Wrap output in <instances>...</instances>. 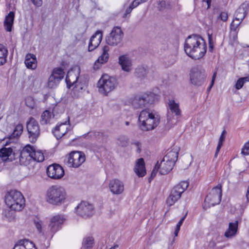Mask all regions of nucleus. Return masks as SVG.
<instances>
[{
  "instance_id": "obj_36",
  "label": "nucleus",
  "mask_w": 249,
  "mask_h": 249,
  "mask_svg": "<svg viewBox=\"0 0 249 249\" xmlns=\"http://www.w3.org/2000/svg\"><path fill=\"white\" fill-rule=\"evenodd\" d=\"M23 131V126L21 124H17L13 132V133L9 136V140H11L13 138H17L19 137L22 133Z\"/></svg>"
},
{
  "instance_id": "obj_8",
  "label": "nucleus",
  "mask_w": 249,
  "mask_h": 249,
  "mask_svg": "<svg viewBox=\"0 0 249 249\" xmlns=\"http://www.w3.org/2000/svg\"><path fill=\"white\" fill-rule=\"evenodd\" d=\"M155 98V95L153 93H143L135 96L132 100V104L136 108H142L148 104H153Z\"/></svg>"
},
{
  "instance_id": "obj_58",
  "label": "nucleus",
  "mask_w": 249,
  "mask_h": 249,
  "mask_svg": "<svg viewBox=\"0 0 249 249\" xmlns=\"http://www.w3.org/2000/svg\"><path fill=\"white\" fill-rule=\"evenodd\" d=\"M148 0H134L133 1V5L134 6H138L140 4L147 1Z\"/></svg>"
},
{
  "instance_id": "obj_30",
  "label": "nucleus",
  "mask_w": 249,
  "mask_h": 249,
  "mask_svg": "<svg viewBox=\"0 0 249 249\" xmlns=\"http://www.w3.org/2000/svg\"><path fill=\"white\" fill-rule=\"evenodd\" d=\"M34 246L33 243L27 239L19 241L14 247L13 249H31V246Z\"/></svg>"
},
{
  "instance_id": "obj_46",
  "label": "nucleus",
  "mask_w": 249,
  "mask_h": 249,
  "mask_svg": "<svg viewBox=\"0 0 249 249\" xmlns=\"http://www.w3.org/2000/svg\"><path fill=\"white\" fill-rule=\"evenodd\" d=\"M25 104L30 108H34L36 106L35 101L31 97H28L26 98Z\"/></svg>"
},
{
  "instance_id": "obj_60",
  "label": "nucleus",
  "mask_w": 249,
  "mask_h": 249,
  "mask_svg": "<svg viewBox=\"0 0 249 249\" xmlns=\"http://www.w3.org/2000/svg\"><path fill=\"white\" fill-rule=\"evenodd\" d=\"M179 230H180L179 229L176 228L175 231H174V235H175V237L178 236Z\"/></svg>"
},
{
  "instance_id": "obj_19",
  "label": "nucleus",
  "mask_w": 249,
  "mask_h": 249,
  "mask_svg": "<svg viewBox=\"0 0 249 249\" xmlns=\"http://www.w3.org/2000/svg\"><path fill=\"white\" fill-rule=\"evenodd\" d=\"M103 52L101 56L95 61L93 69L95 70L99 69L102 64L106 63L108 60L109 54L108 53L109 51V47L108 46H105L103 48Z\"/></svg>"
},
{
  "instance_id": "obj_57",
  "label": "nucleus",
  "mask_w": 249,
  "mask_h": 249,
  "mask_svg": "<svg viewBox=\"0 0 249 249\" xmlns=\"http://www.w3.org/2000/svg\"><path fill=\"white\" fill-rule=\"evenodd\" d=\"M134 145H135V146L137 148V152L138 153H140L141 151V144L140 142H134L133 143Z\"/></svg>"
},
{
  "instance_id": "obj_15",
  "label": "nucleus",
  "mask_w": 249,
  "mask_h": 249,
  "mask_svg": "<svg viewBox=\"0 0 249 249\" xmlns=\"http://www.w3.org/2000/svg\"><path fill=\"white\" fill-rule=\"evenodd\" d=\"M34 147L29 144L26 145L21 150L19 161L21 164L27 166L33 160V153Z\"/></svg>"
},
{
  "instance_id": "obj_37",
  "label": "nucleus",
  "mask_w": 249,
  "mask_h": 249,
  "mask_svg": "<svg viewBox=\"0 0 249 249\" xmlns=\"http://www.w3.org/2000/svg\"><path fill=\"white\" fill-rule=\"evenodd\" d=\"M34 225L39 233L45 235V232L43 231V222L38 218H36L34 220Z\"/></svg>"
},
{
  "instance_id": "obj_40",
  "label": "nucleus",
  "mask_w": 249,
  "mask_h": 249,
  "mask_svg": "<svg viewBox=\"0 0 249 249\" xmlns=\"http://www.w3.org/2000/svg\"><path fill=\"white\" fill-rule=\"evenodd\" d=\"M32 161H36L37 162H42L44 160L43 154L40 151L33 150Z\"/></svg>"
},
{
  "instance_id": "obj_54",
  "label": "nucleus",
  "mask_w": 249,
  "mask_h": 249,
  "mask_svg": "<svg viewBox=\"0 0 249 249\" xmlns=\"http://www.w3.org/2000/svg\"><path fill=\"white\" fill-rule=\"evenodd\" d=\"M32 3L36 7H40L42 4V0H31Z\"/></svg>"
},
{
  "instance_id": "obj_59",
  "label": "nucleus",
  "mask_w": 249,
  "mask_h": 249,
  "mask_svg": "<svg viewBox=\"0 0 249 249\" xmlns=\"http://www.w3.org/2000/svg\"><path fill=\"white\" fill-rule=\"evenodd\" d=\"M225 133H226V131L225 130H224L223 131L220 137V138H219V141H224L225 140Z\"/></svg>"
},
{
  "instance_id": "obj_28",
  "label": "nucleus",
  "mask_w": 249,
  "mask_h": 249,
  "mask_svg": "<svg viewBox=\"0 0 249 249\" xmlns=\"http://www.w3.org/2000/svg\"><path fill=\"white\" fill-rule=\"evenodd\" d=\"M238 221L229 223V228L225 232V236L227 238L234 236L237 231Z\"/></svg>"
},
{
  "instance_id": "obj_33",
  "label": "nucleus",
  "mask_w": 249,
  "mask_h": 249,
  "mask_svg": "<svg viewBox=\"0 0 249 249\" xmlns=\"http://www.w3.org/2000/svg\"><path fill=\"white\" fill-rule=\"evenodd\" d=\"M148 73V70L146 67L142 66H138L135 70V75L140 78L145 77Z\"/></svg>"
},
{
  "instance_id": "obj_52",
  "label": "nucleus",
  "mask_w": 249,
  "mask_h": 249,
  "mask_svg": "<svg viewBox=\"0 0 249 249\" xmlns=\"http://www.w3.org/2000/svg\"><path fill=\"white\" fill-rule=\"evenodd\" d=\"M160 169V166L159 164V162H158L157 164L155 165L154 168H153L151 174L150 178L153 179L156 175L158 170Z\"/></svg>"
},
{
  "instance_id": "obj_45",
  "label": "nucleus",
  "mask_w": 249,
  "mask_h": 249,
  "mask_svg": "<svg viewBox=\"0 0 249 249\" xmlns=\"http://www.w3.org/2000/svg\"><path fill=\"white\" fill-rule=\"evenodd\" d=\"M246 82H249V75L247 76L239 78L236 82L235 86V88L237 89H241Z\"/></svg>"
},
{
  "instance_id": "obj_48",
  "label": "nucleus",
  "mask_w": 249,
  "mask_h": 249,
  "mask_svg": "<svg viewBox=\"0 0 249 249\" xmlns=\"http://www.w3.org/2000/svg\"><path fill=\"white\" fill-rule=\"evenodd\" d=\"M242 21H237L234 19L231 24V31L236 32L237 28L241 24Z\"/></svg>"
},
{
  "instance_id": "obj_55",
  "label": "nucleus",
  "mask_w": 249,
  "mask_h": 249,
  "mask_svg": "<svg viewBox=\"0 0 249 249\" xmlns=\"http://www.w3.org/2000/svg\"><path fill=\"white\" fill-rule=\"evenodd\" d=\"M84 87L82 86L81 85L76 84L75 87L73 88V92L79 91L80 90H82L84 89Z\"/></svg>"
},
{
  "instance_id": "obj_21",
  "label": "nucleus",
  "mask_w": 249,
  "mask_h": 249,
  "mask_svg": "<svg viewBox=\"0 0 249 249\" xmlns=\"http://www.w3.org/2000/svg\"><path fill=\"white\" fill-rule=\"evenodd\" d=\"M119 63L124 71L128 72L132 70V61L127 55L120 56L119 58Z\"/></svg>"
},
{
  "instance_id": "obj_13",
  "label": "nucleus",
  "mask_w": 249,
  "mask_h": 249,
  "mask_svg": "<svg viewBox=\"0 0 249 249\" xmlns=\"http://www.w3.org/2000/svg\"><path fill=\"white\" fill-rule=\"evenodd\" d=\"M26 128L30 142H35L40 134V128L38 122L34 118H30L27 122Z\"/></svg>"
},
{
  "instance_id": "obj_9",
  "label": "nucleus",
  "mask_w": 249,
  "mask_h": 249,
  "mask_svg": "<svg viewBox=\"0 0 249 249\" xmlns=\"http://www.w3.org/2000/svg\"><path fill=\"white\" fill-rule=\"evenodd\" d=\"M188 187V183L186 181H182L176 185L166 199L167 205L169 206L174 205L180 198L181 194Z\"/></svg>"
},
{
  "instance_id": "obj_31",
  "label": "nucleus",
  "mask_w": 249,
  "mask_h": 249,
  "mask_svg": "<svg viewBox=\"0 0 249 249\" xmlns=\"http://www.w3.org/2000/svg\"><path fill=\"white\" fill-rule=\"evenodd\" d=\"M247 14V8L243 7V6H241L235 12V19L237 21H242L245 18Z\"/></svg>"
},
{
  "instance_id": "obj_43",
  "label": "nucleus",
  "mask_w": 249,
  "mask_h": 249,
  "mask_svg": "<svg viewBox=\"0 0 249 249\" xmlns=\"http://www.w3.org/2000/svg\"><path fill=\"white\" fill-rule=\"evenodd\" d=\"M157 8L160 11L166 12L171 8V6L165 1H160L158 3Z\"/></svg>"
},
{
  "instance_id": "obj_22",
  "label": "nucleus",
  "mask_w": 249,
  "mask_h": 249,
  "mask_svg": "<svg viewBox=\"0 0 249 249\" xmlns=\"http://www.w3.org/2000/svg\"><path fill=\"white\" fill-rule=\"evenodd\" d=\"M69 126L66 124V123H62L57 125L53 130V133L57 139L61 138L64 136L69 129Z\"/></svg>"
},
{
  "instance_id": "obj_44",
  "label": "nucleus",
  "mask_w": 249,
  "mask_h": 249,
  "mask_svg": "<svg viewBox=\"0 0 249 249\" xmlns=\"http://www.w3.org/2000/svg\"><path fill=\"white\" fill-rule=\"evenodd\" d=\"M64 112V108L63 105H56L53 109L52 113L53 117L57 116Z\"/></svg>"
},
{
  "instance_id": "obj_50",
  "label": "nucleus",
  "mask_w": 249,
  "mask_h": 249,
  "mask_svg": "<svg viewBox=\"0 0 249 249\" xmlns=\"http://www.w3.org/2000/svg\"><path fill=\"white\" fill-rule=\"evenodd\" d=\"M241 153L244 155H249V141L247 142L242 149Z\"/></svg>"
},
{
  "instance_id": "obj_27",
  "label": "nucleus",
  "mask_w": 249,
  "mask_h": 249,
  "mask_svg": "<svg viewBox=\"0 0 249 249\" xmlns=\"http://www.w3.org/2000/svg\"><path fill=\"white\" fill-rule=\"evenodd\" d=\"M14 17L15 13L13 12H10L8 15L5 17L4 26L5 30L8 32H11L12 31Z\"/></svg>"
},
{
  "instance_id": "obj_35",
  "label": "nucleus",
  "mask_w": 249,
  "mask_h": 249,
  "mask_svg": "<svg viewBox=\"0 0 249 249\" xmlns=\"http://www.w3.org/2000/svg\"><path fill=\"white\" fill-rule=\"evenodd\" d=\"M7 54V49L3 45L0 44V66L6 63Z\"/></svg>"
},
{
  "instance_id": "obj_18",
  "label": "nucleus",
  "mask_w": 249,
  "mask_h": 249,
  "mask_svg": "<svg viewBox=\"0 0 249 249\" xmlns=\"http://www.w3.org/2000/svg\"><path fill=\"white\" fill-rule=\"evenodd\" d=\"M108 187L110 192L114 195H120L124 191V183L118 179H113L109 182Z\"/></svg>"
},
{
  "instance_id": "obj_11",
  "label": "nucleus",
  "mask_w": 249,
  "mask_h": 249,
  "mask_svg": "<svg viewBox=\"0 0 249 249\" xmlns=\"http://www.w3.org/2000/svg\"><path fill=\"white\" fill-rule=\"evenodd\" d=\"M86 160L85 154L81 151H71L67 157V164L68 166L73 168L80 167Z\"/></svg>"
},
{
  "instance_id": "obj_53",
  "label": "nucleus",
  "mask_w": 249,
  "mask_h": 249,
  "mask_svg": "<svg viewBox=\"0 0 249 249\" xmlns=\"http://www.w3.org/2000/svg\"><path fill=\"white\" fill-rule=\"evenodd\" d=\"M5 213L6 216H7V214L10 215L9 217H7L8 221H11L12 220L14 219L15 216L14 213L13 212H11V211H8L7 213L6 212Z\"/></svg>"
},
{
  "instance_id": "obj_62",
  "label": "nucleus",
  "mask_w": 249,
  "mask_h": 249,
  "mask_svg": "<svg viewBox=\"0 0 249 249\" xmlns=\"http://www.w3.org/2000/svg\"><path fill=\"white\" fill-rule=\"evenodd\" d=\"M216 75V73L214 72L213 75L212 80H215Z\"/></svg>"
},
{
  "instance_id": "obj_26",
  "label": "nucleus",
  "mask_w": 249,
  "mask_h": 249,
  "mask_svg": "<svg viewBox=\"0 0 249 249\" xmlns=\"http://www.w3.org/2000/svg\"><path fill=\"white\" fill-rule=\"evenodd\" d=\"M0 157L4 160H12L14 159L13 149L11 147H3L0 150Z\"/></svg>"
},
{
  "instance_id": "obj_51",
  "label": "nucleus",
  "mask_w": 249,
  "mask_h": 249,
  "mask_svg": "<svg viewBox=\"0 0 249 249\" xmlns=\"http://www.w3.org/2000/svg\"><path fill=\"white\" fill-rule=\"evenodd\" d=\"M228 18V15L227 12H222L220 13V14L218 16L217 19H220L222 21L225 22L227 20Z\"/></svg>"
},
{
  "instance_id": "obj_29",
  "label": "nucleus",
  "mask_w": 249,
  "mask_h": 249,
  "mask_svg": "<svg viewBox=\"0 0 249 249\" xmlns=\"http://www.w3.org/2000/svg\"><path fill=\"white\" fill-rule=\"evenodd\" d=\"M79 71H77L76 72H75L73 70L69 71L68 72L66 78V81L67 84L70 83L72 85L75 84L78 79V74H79Z\"/></svg>"
},
{
  "instance_id": "obj_2",
  "label": "nucleus",
  "mask_w": 249,
  "mask_h": 249,
  "mask_svg": "<svg viewBox=\"0 0 249 249\" xmlns=\"http://www.w3.org/2000/svg\"><path fill=\"white\" fill-rule=\"evenodd\" d=\"M160 117L158 113L149 108L143 109L140 113L139 122L140 128L143 131L154 129L159 124Z\"/></svg>"
},
{
  "instance_id": "obj_16",
  "label": "nucleus",
  "mask_w": 249,
  "mask_h": 249,
  "mask_svg": "<svg viewBox=\"0 0 249 249\" xmlns=\"http://www.w3.org/2000/svg\"><path fill=\"white\" fill-rule=\"evenodd\" d=\"M93 207L88 202L82 201L76 207L77 214L84 217H88L93 213Z\"/></svg>"
},
{
  "instance_id": "obj_39",
  "label": "nucleus",
  "mask_w": 249,
  "mask_h": 249,
  "mask_svg": "<svg viewBox=\"0 0 249 249\" xmlns=\"http://www.w3.org/2000/svg\"><path fill=\"white\" fill-rule=\"evenodd\" d=\"M129 142L128 137L124 135H121L119 136L117 139V144L118 145L122 147L126 146Z\"/></svg>"
},
{
  "instance_id": "obj_64",
  "label": "nucleus",
  "mask_w": 249,
  "mask_h": 249,
  "mask_svg": "<svg viewBox=\"0 0 249 249\" xmlns=\"http://www.w3.org/2000/svg\"><path fill=\"white\" fill-rule=\"evenodd\" d=\"M223 141L219 140L218 145H220L221 147L222 145V143H223Z\"/></svg>"
},
{
  "instance_id": "obj_4",
  "label": "nucleus",
  "mask_w": 249,
  "mask_h": 249,
  "mask_svg": "<svg viewBox=\"0 0 249 249\" xmlns=\"http://www.w3.org/2000/svg\"><path fill=\"white\" fill-rule=\"evenodd\" d=\"M6 204L12 210L20 211L25 207V200L22 194L17 190H11L5 196Z\"/></svg>"
},
{
  "instance_id": "obj_34",
  "label": "nucleus",
  "mask_w": 249,
  "mask_h": 249,
  "mask_svg": "<svg viewBox=\"0 0 249 249\" xmlns=\"http://www.w3.org/2000/svg\"><path fill=\"white\" fill-rule=\"evenodd\" d=\"M52 118L51 112L46 110L43 112L41 115L40 123L42 124H46L50 123Z\"/></svg>"
},
{
  "instance_id": "obj_38",
  "label": "nucleus",
  "mask_w": 249,
  "mask_h": 249,
  "mask_svg": "<svg viewBox=\"0 0 249 249\" xmlns=\"http://www.w3.org/2000/svg\"><path fill=\"white\" fill-rule=\"evenodd\" d=\"M59 79V78H56L54 76L51 75L48 79V87L51 89L55 88L61 81Z\"/></svg>"
},
{
  "instance_id": "obj_7",
  "label": "nucleus",
  "mask_w": 249,
  "mask_h": 249,
  "mask_svg": "<svg viewBox=\"0 0 249 249\" xmlns=\"http://www.w3.org/2000/svg\"><path fill=\"white\" fill-rule=\"evenodd\" d=\"M168 112L167 119L168 123L171 125L176 124L179 117L181 115V110L179 104L174 100L171 99L168 103Z\"/></svg>"
},
{
  "instance_id": "obj_25",
  "label": "nucleus",
  "mask_w": 249,
  "mask_h": 249,
  "mask_svg": "<svg viewBox=\"0 0 249 249\" xmlns=\"http://www.w3.org/2000/svg\"><path fill=\"white\" fill-rule=\"evenodd\" d=\"M174 165V164L172 162L165 161V160L163 159L161 161L160 164H159L160 174V175H166L172 170Z\"/></svg>"
},
{
  "instance_id": "obj_63",
  "label": "nucleus",
  "mask_w": 249,
  "mask_h": 249,
  "mask_svg": "<svg viewBox=\"0 0 249 249\" xmlns=\"http://www.w3.org/2000/svg\"><path fill=\"white\" fill-rule=\"evenodd\" d=\"M118 247V245H115L114 246L111 247L109 249H115Z\"/></svg>"
},
{
  "instance_id": "obj_42",
  "label": "nucleus",
  "mask_w": 249,
  "mask_h": 249,
  "mask_svg": "<svg viewBox=\"0 0 249 249\" xmlns=\"http://www.w3.org/2000/svg\"><path fill=\"white\" fill-rule=\"evenodd\" d=\"M61 80L64 77V70L61 68H56L53 69L51 74Z\"/></svg>"
},
{
  "instance_id": "obj_10",
  "label": "nucleus",
  "mask_w": 249,
  "mask_h": 249,
  "mask_svg": "<svg viewBox=\"0 0 249 249\" xmlns=\"http://www.w3.org/2000/svg\"><path fill=\"white\" fill-rule=\"evenodd\" d=\"M222 197V185L218 184L213 188L207 196L204 201L205 205L208 207L213 206L220 203Z\"/></svg>"
},
{
  "instance_id": "obj_3",
  "label": "nucleus",
  "mask_w": 249,
  "mask_h": 249,
  "mask_svg": "<svg viewBox=\"0 0 249 249\" xmlns=\"http://www.w3.org/2000/svg\"><path fill=\"white\" fill-rule=\"evenodd\" d=\"M67 194L63 187L53 185L46 191V200L50 204L59 206L65 202Z\"/></svg>"
},
{
  "instance_id": "obj_17",
  "label": "nucleus",
  "mask_w": 249,
  "mask_h": 249,
  "mask_svg": "<svg viewBox=\"0 0 249 249\" xmlns=\"http://www.w3.org/2000/svg\"><path fill=\"white\" fill-rule=\"evenodd\" d=\"M47 174L49 177L53 179H58L64 176V170L59 164H53L48 167Z\"/></svg>"
},
{
  "instance_id": "obj_56",
  "label": "nucleus",
  "mask_w": 249,
  "mask_h": 249,
  "mask_svg": "<svg viewBox=\"0 0 249 249\" xmlns=\"http://www.w3.org/2000/svg\"><path fill=\"white\" fill-rule=\"evenodd\" d=\"M187 214H186L183 217H182L181 219L179 220V221L178 223V224L176 225V228L179 229L180 228L181 226L182 225L183 221H184Z\"/></svg>"
},
{
  "instance_id": "obj_6",
  "label": "nucleus",
  "mask_w": 249,
  "mask_h": 249,
  "mask_svg": "<svg viewBox=\"0 0 249 249\" xmlns=\"http://www.w3.org/2000/svg\"><path fill=\"white\" fill-rule=\"evenodd\" d=\"M207 77L205 70L200 66L193 67L190 72L191 83L195 86H201L203 84Z\"/></svg>"
},
{
  "instance_id": "obj_32",
  "label": "nucleus",
  "mask_w": 249,
  "mask_h": 249,
  "mask_svg": "<svg viewBox=\"0 0 249 249\" xmlns=\"http://www.w3.org/2000/svg\"><path fill=\"white\" fill-rule=\"evenodd\" d=\"M178 153L177 151L172 150L169 152L163 159L175 164L178 160Z\"/></svg>"
},
{
  "instance_id": "obj_49",
  "label": "nucleus",
  "mask_w": 249,
  "mask_h": 249,
  "mask_svg": "<svg viewBox=\"0 0 249 249\" xmlns=\"http://www.w3.org/2000/svg\"><path fill=\"white\" fill-rule=\"evenodd\" d=\"M138 6H134L133 5V1L131 3V4L129 5V6L126 8L125 10V13L123 15V18H126L127 15H129L131 12L132 10L135 7H137Z\"/></svg>"
},
{
  "instance_id": "obj_12",
  "label": "nucleus",
  "mask_w": 249,
  "mask_h": 249,
  "mask_svg": "<svg viewBox=\"0 0 249 249\" xmlns=\"http://www.w3.org/2000/svg\"><path fill=\"white\" fill-rule=\"evenodd\" d=\"M124 37V33L120 27H114L106 38L107 43L112 46H117L121 43Z\"/></svg>"
},
{
  "instance_id": "obj_14",
  "label": "nucleus",
  "mask_w": 249,
  "mask_h": 249,
  "mask_svg": "<svg viewBox=\"0 0 249 249\" xmlns=\"http://www.w3.org/2000/svg\"><path fill=\"white\" fill-rule=\"evenodd\" d=\"M65 220L64 215L62 214H57L51 218L49 228L52 236L54 233L61 229Z\"/></svg>"
},
{
  "instance_id": "obj_1",
  "label": "nucleus",
  "mask_w": 249,
  "mask_h": 249,
  "mask_svg": "<svg viewBox=\"0 0 249 249\" xmlns=\"http://www.w3.org/2000/svg\"><path fill=\"white\" fill-rule=\"evenodd\" d=\"M184 49L185 53L189 57L195 60L202 58L206 53L207 45L202 37L193 35L186 39Z\"/></svg>"
},
{
  "instance_id": "obj_41",
  "label": "nucleus",
  "mask_w": 249,
  "mask_h": 249,
  "mask_svg": "<svg viewBox=\"0 0 249 249\" xmlns=\"http://www.w3.org/2000/svg\"><path fill=\"white\" fill-rule=\"evenodd\" d=\"M94 244V239L92 237L89 236L84 238L83 241V247L88 249H91Z\"/></svg>"
},
{
  "instance_id": "obj_61",
  "label": "nucleus",
  "mask_w": 249,
  "mask_h": 249,
  "mask_svg": "<svg viewBox=\"0 0 249 249\" xmlns=\"http://www.w3.org/2000/svg\"><path fill=\"white\" fill-rule=\"evenodd\" d=\"M203 1L206 2L208 5V8L210 6L211 0H203Z\"/></svg>"
},
{
  "instance_id": "obj_47",
  "label": "nucleus",
  "mask_w": 249,
  "mask_h": 249,
  "mask_svg": "<svg viewBox=\"0 0 249 249\" xmlns=\"http://www.w3.org/2000/svg\"><path fill=\"white\" fill-rule=\"evenodd\" d=\"M208 42H209V50L212 52L214 45V41L212 34H208Z\"/></svg>"
},
{
  "instance_id": "obj_24",
  "label": "nucleus",
  "mask_w": 249,
  "mask_h": 249,
  "mask_svg": "<svg viewBox=\"0 0 249 249\" xmlns=\"http://www.w3.org/2000/svg\"><path fill=\"white\" fill-rule=\"evenodd\" d=\"M24 63L28 69L35 70L37 66L36 55L31 53H28L26 55Z\"/></svg>"
},
{
  "instance_id": "obj_23",
  "label": "nucleus",
  "mask_w": 249,
  "mask_h": 249,
  "mask_svg": "<svg viewBox=\"0 0 249 249\" xmlns=\"http://www.w3.org/2000/svg\"><path fill=\"white\" fill-rule=\"evenodd\" d=\"M134 172L139 177H143L146 175L145 163L142 158L138 159L134 168Z\"/></svg>"
},
{
  "instance_id": "obj_5",
  "label": "nucleus",
  "mask_w": 249,
  "mask_h": 249,
  "mask_svg": "<svg viewBox=\"0 0 249 249\" xmlns=\"http://www.w3.org/2000/svg\"><path fill=\"white\" fill-rule=\"evenodd\" d=\"M116 78L109 76L107 74L103 75L98 82L99 91L105 95L114 90L118 86Z\"/></svg>"
},
{
  "instance_id": "obj_20",
  "label": "nucleus",
  "mask_w": 249,
  "mask_h": 249,
  "mask_svg": "<svg viewBox=\"0 0 249 249\" xmlns=\"http://www.w3.org/2000/svg\"><path fill=\"white\" fill-rule=\"evenodd\" d=\"M103 37V33L101 31H97L91 37L89 44V51L90 52L95 49L100 44Z\"/></svg>"
}]
</instances>
